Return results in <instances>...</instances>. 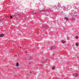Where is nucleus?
<instances>
[{"label":"nucleus","mask_w":79,"mask_h":79,"mask_svg":"<svg viewBox=\"0 0 79 79\" xmlns=\"http://www.w3.org/2000/svg\"><path fill=\"white\" fill-rule=\"evenodd\" d=\"M76 39H78V37L77 36H76Z\"/></svg>","instance_id":"1a4fd4ad"},{"label":"nucleus","mask_w":79,"mask_h":79,"mask_svg":"<svg viewBox=\"0 0 79 79\" xmlns=\"http://www.w3.org/2000/svg\"><path fill=\"white\" fill-rule=\"evenodd\" d=\"M55 68L54 67H53L52 68V69H53V70H54V69Z\"/></svg>","instance_id":"9d476101"},{"label":"nucleus","mask_w":79,"mask_h":79,"mask_svg":"<svg viewBox=\"0 0 79 79\" xmlns=\"http://www.w3.org/2000/svg\"><path fill=\"white\" fill-rule=\"evenodd\" d=\"M54 48H55V47L53 46L52 48H51V50H53V49H54Z\"/></svg>","instance_id":"7ed1b4c3"},{"label":"nucleus","mask_w":79,"mask_h":79,"mask_svg":"<svg viewBox=\"0 0 79 79\" xmlns=\"http://www.w3.org/2000/svg\"><path fill=\"white\" fill-rule=\"evenodd\" d=\"M16 66L17 67L19 66V63H17L16 64Z\"/></svg>","instance_id":"f03ea898"},{"label":"nucleus","mask_w":79,"mask_h":79,"mask_svg":"<svg viewBox=\"0 0 79 79\" xmlns=\"http://www.w3.org/2000/svg\"><path fill=\"white\" fill-rule=\"evenodd\" d=\"M62 43H63V44H64V43H65V41H62Z\"/></svg>","instance_id":"39448f33"},{"label":"nucleus","mask_w":79,"mask_h":79,"mask_svg":"<svg viewBox=\"0 0 79 79\" xmlns=\"http://www.w3.org/2000/svg\"><path fill=\"white\" fill-rule=\"evenodd\" d=\"M65 19L66 20H68V19L67 18H65Z\"/></svg>","instance_id":"0eeeda50"},{"label":"nucleus","mask_w":79,"mask_h":79,"mask_svg":"<svg viewBox=\"0 0 79 79\" xmlns=\"http://www.w3.org/2000/svg\"><path fill=\"white\" fill-rule=\"evenodd\" d=\"M10 19L13 18V17H12V16L11 15H10Z\"/></svg>","instance_id":"423d86ee"},{"label":"nucleus","mask_w":79,"mask_h":79,"mask_svg":"<svg viewBox=\"0 0 79 79\" xmlns=\"http://www.w3.org/2000/svg\"><path fill=\"white\" fill-rule=\"evenodd\" d=\"M20 48H21V47H20Z\"/></svg>","instance_id":"ddd939ff"},{"label":"nucleus","mask_w":79,"mask_h":79,"mask_svg":"<svg viewBox=\"0 0 79 79\" xmlns=\"http://www.w3.org/2000/svg\"><path fill=\"white\" fill-rule=\"evenodd\" d=\"M78 74H77V73H75V76L76 77H77V76H78Z\"/></svg>","instance_id":"20e7f679"},{"label":"nucleus","mask_w":79,"mask_h":79,"mask_svg":"<svg viewBox=\"0 0 79 79\" xmlns=\"http://www.w3.org/2000/svg\"><path fill=\"white\" fill-rule=\"evenodd\" d=\"M15 56H17V55H15Z\"/></svg>","instance_id":"9b49d317"},{"label":"nucleus","mask_w":79,"mask_h":79,"mask_svg":"<svg viewBox=\"0 0 79 79\" xmlns=\"http://www.w3.org/2000/svg\"><path fill=\"white\" fill-rule=\"evenodd\" d=\"M76 44V46H77V47H78V44Z\"/></svg>","instance_id":"6e6552de"},{"label":"nucleus","mask_w":79,"mask_h":79,"mask_svg":"<svg viewBox=\"0 0 79 79\" xmlns=\"http://www.w3.org/2000/svg\"><path fill=\"white\" fill-rule=\"evenodd\" d=\"M27 51H25V53H27Z\"/></svg>","instance_id":"f8f14e48"},{"label":"nucleus","mask_w":79,"mask_h":79,"mask_svg":"<svg viewBox=\"0 0 79 79\" xmlns=\"http://www.w3.org/2000/svg\"><path fill=\"white\" fill-rule=\"evenodd\" d=\"M4 34H1L0 35V37H4Z\"/></svg>","instance_id":"f257e3e1"}]
</instances>
